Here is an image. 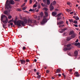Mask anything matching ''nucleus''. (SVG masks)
I'll use <instances>...</instances> for the list:
<instances>
[{"mask_svg": "<svg viewBox=\"0 0 80 80\" xmlns=\"http://www.w3.org/2000/svg\"><path fill=\"white\" fill-rule=\"evenodd\" d=\"M42 1L44 3H46V0H42Z\"/></svg>", "mask_w": 80, "mask_h": 80, "instance_id": "50", "label": "nucleus"}, {"mask_svg": "<svg viewBox=\"0 0 80 80\" xmlns=\"http://www.w3.org/2000/svg\"><path fill=\"white\" fill-rule=\"evenodd\" d=\"M69 21H70V22H72V23H73V20L72 19H69Z\"/></svg>", "mask_w": 80, "mask_h": 80, "instance_id": "25", "label": "nucleus"}, {"mask_svg": "<svg viewBox=\"0 0 80 80\" xmlns=\"http://www.w3.org/2000/svg\"><path fill=\"white\" fill-rule=\"evenodd\" d=\"M12 16L9 15L8 17V18H9V19H10V18H12Z\"/></svg>", "mask_w": 80, "mask_h": 80, "instance_id": "39", "label": "nucleus"}, {"mask_svg": "<svg viewBox=\"0 0 80 80\" xmlns=\"http://www.w3.org/2000/svg\"><path fill=\"white\" fill-rule=\"evenodd\" d=\"M67 30V28H65L61 30V31H62V32H60L61 33H62V32H64V31H65V30Z\"/></svg>", "mask_w": 80, "mask_h": 80, "instance_id": "15", "label": "nucleus"}, {"mask_svg": "<svg viewBox=\"0 0 80 80\" xmlns=\"http://www.w3.org/2000/svg\"><path fill=\"white\" fill-rule=\"evenodd\" d=\"M47 22V18H46V16H44L42 22H41V24L42 25H43V24L46 23Z\"/></svg>", "mask_w": 80, "mask_h": 80, "instance_id": "4", "label": "nucleus"}, {"mask_svg": "<svg viewBox=\"0 0 80 80\" xmlns=\"http://www.w3.org/2000/svg\"><path fill=\"white\" fill-rule=\"evenodd\" d=\"M25 12H26V13H30V12L27 11H26Z\"/></svg>", "mask_w": 80, "mask_h": 80, "instance_id": "60", "label": "nucleus"}, {"mask_svg": "<svg viewBox=\"0 0 80 80\" xmlns=\"http://www.w3.org/2000/svg\"><path fill=\"white\" fill-rule=\"evenodd\" d=\"M56 3H57V2H56V1H54L52 2V5H55L56 4Z\"/></svg>", "mask_w": 80, "mask_h": 80, "instance_id": "21", "label": "nucleus"}, {"mask_svg": "<svg viewBox=\"0 0 80 80\" xmlns=\"http://www.w3.org/2000/svg\"><path fill=\"white\" fill-rule=\"evenodd\" d=\"M44 10H45V11H47V10H48V9L46 8H44Z\"/></svg>", "mask_w": 80, "mask_h": 80, "instance_id": "42", "label": "nucleus"}, {"mask_svg": "<svg viewBox=\"0 0 80 80\" xmlns=\"http://www.w3.org/2000/svg\"><path fill=\"white\" fill-rule=\"evenodd\" d=\"M73 23H74L77 24V23H78V22H77V21L76 20L74 21V22H73Z\"/></svg>", "mask_w": 80, "mask_h": 80, "instance_id": "37", "label": "nucleus"}, {"mask_svg": "<svg viewBox=\"0 0 80 80\" xmlns=\"http://www.w3.org/2000/svg\"><path fill=\"white\" fill-rule=\"evenodd\" d=\"M52 5V3H51L50 5V10L51 11H52V10H53V9H54V7Z\"/></svg>", "mask_w": 80, "mask_h": 80, "instance_id": "7", "label": "nucleus"}, {"mask_svg": "<svg viewBox=\"0 0 80 80\" xmlns=\"http://www.w3.org/2000/svg\"><path fill=\"white\" fill-rule=\"evenodd\" d=\"M71 37L72 38H74L75 37V34H74L73 35H72V36H71Z\"/></svg>", "mask_w": 80, "mask_h": 80, "instance_id": "26", "label": "nucleus"}, {"mask_svg": "<svg viewBox=\"0 0 80 80\" xmlns=\"http://www.w3.org/2000/svg\"><path fill=\"white\" fill-rule=\"evenodd\" d=\"M62 15V13H60L58 14L57 16L56 17H60V15Z\"/></svg>", "mask_w": 80, "mask_h": 80, "instance_id": "31", "label": "nucleus"}, {"mask_svg": "<svg viewBox=\"0 0 80 80\" xmlns=\"http://www.w3.org/2000/svg\"><path fill=\"white\" fill-rule=\"evenodd\" d=\"M13 19L9 21L8 22V23H10V22H13Z\"/></svg>", "mask_w": 80, "mask_h": 80, "instance_id": "30", "label": "nucleus"}, {"mask_svg": "<svg viewBox=\"0 0 80 80\" xmlns=\"http://www.w3.org/2000/svg\"><path fill=\"white\" fill-rule=\"evenodd\" d=\"M2 26L3 28H5V25L4 24H2Z\"/></svg>", "mask_w": 80, "mask_h": 80, "instance_id": "49", "label": "nucleus"}, {"mask_svg": "<svg viewBox=\"0 0 80 80\" xmlns=\"http://www.w3.org/2000/svg\"><path fill=\"white\" fill-rule=\"evenodd\" d=\"M57 73H59V72H60V70L59 69H57Z\"/></svg>", "mask_w": 80, "mask_h": 80, "instance_id": "36", "label": "nucleus"}, {"mask_svg": "<svg viewBox=\"0 0 80 80\" xmlns=\"http://www.w3.org/2000/svg\"><path fill=\"white\" fill-rule=\"evenodd\" d=\"M37 78L38 79H40L41 78V76L40 75H38L37 77Z\"/></svg>", "mask_w": 80, "mask_h": 80, "instance_id": "29", "label": "nucleus"}, {"mask_svg": "<svg viewBox=\"0 0 80 80\" xmlns=\"http://www.w3.org/2000/svg\"><path fill=\"white\" fill-rule=\"evenodd\" d=\"M37 6H38V3L37 2H36L35 4L33 5V7L35 8V7H37Z\"/></svg>", "mask_w": 80, "mask_h": 80, "instance_id": "12", "label": "nucleus"}, {"mask_svg": "<svg viewBox=\"0 0 80 80\" xmlns=\"http://www.w3.org/2000/svg\"><path fill=\"white\" fill-rule=\"evenodd\" d=\"M32 23L33 22L34 23H37V21H36V20H33V21L32 20Z\"/></svg>", "mask_w": 80, "mask_h": 80, "instance_id": "33", "label": "nucleus"}, {"mask_svg": "<svg viewBox=\"0 0 80 80\" xmlns=\"http://www.w3.org/2000/svg\"><path fill=\"white\" fill-rule=\"evenodd\" d=\"M8 20L7 17H6V18L4 21H3V23L5 24L7 23H8Z\"/></svg>", "mask_w": 80, "mask_h": 80, "instance_id": "8", "label": "nucleus"}, {"mask_svg": "<svg viewBox=\"0 0 80 80\" xmlns=\"http://www.w3.org/2000/svg\"><path fill=\"white\" fill-rule=\"evenodd\" d=\"M26 8H27L26 7H23L22 9V10H25Z\"/></svg>", "mask_w": 80, "mask_h": 80, "instance_id": "43", "label": "nucleus"}, {"mask_svg": "<svg viewBox=\"0 0 80 80\" xmlns=\"http://www.w3.org/2000/svg\"><path fill=\"white\" fill-rule=\"evenodd\" d=\"M49 72H50V71H49V70H47L46 71V73H49Z\"/></svg>", "mask_w": 80, "mask_h": 80, "instance_id": "47", "label": "nucleus"}, {"mask_svg": "<svg viewBox=\"0 0 80 80\" xmlns=\"http://www.w3.org/2000/svg\"><path fill=\"white\" fill-rule=\"evenodd\" d=\"M78 42V39H77V40L75 42L76 43H77Z\"/></svg>", "mask_w": 80, "mask_h": 80, "instance_id": "59", "label": "nucleus"}, {"mask_svg": "<svg viewBox=\"0 0 80 80\" xmlns=\"http://www.w3.org/2000/svg\"><path fill=\"white\" fill-rule=\"evenodd\" d=\"M73 33H74V31H71L70 32L69 35H72V34H73Z\"/></svg>", "mask_w": 80, "mask_h": 80, "instance_id": "23", "label": "nucleus"}, {"mask_svg": "<svg viewBox=\"0 0 80 80\" xmlns=\"http://www.w3.org/2000/svg\"><path fill=\"white\" fill-rule=\"evenodd\" d=\"M70 40H71V38H70V37L68 38L67 39V41H69Z\"/></svg>", "mask_w": 80, "mask_h": 80, "instance_id": "27", "label": "nucleus"}, {"mask_svg": "<svg viewBox=\"0 0 80 80\" xmlns=\"http://www.w3.org/2000/svg\"><path fill=\"white\" fill-rule=\"evenodd\" d=\"M47 2V4L49 5L50 4V0H46Z\"/></svg>", "mask_w": 80, "mask_h": 80, "instance_id": "16", "label": "nucleus"}, {"mask_svg": "<svg viewBox=\"0 0 80 80\" xmlns=\"http://www.w3.org/2000/svg\"><path fill=\"white\" fill-rule=\"evenodd\" d=\"M68 5H70V2H68L67 3Z\"/></svg>", "mask_w": 80, "mask_h": 80, "instance_id": "64", "label": "nucleus"}, {"mask_svg": "<svg viewBox=\"0 0 80 80\" xmlns=\"http://www.w3.org/2000/svg\"><path fill=\"white\" fill-rule=\"evenodd\" d=\"M41 8L40 4H38V9H39V8Z\"/></svg>", "mask_w": 80, "mask_h": 80, "instance_id": "32", "label": "nucleus"}, {"mask_svg": "<svg viewBox=\"0 0 80 80\" xmlns=\"http://www.w3.org/2000/svg\"><path fill=\"white\" fill-rule=\"evenodd\" d=\"M69 72H72V69H69Z\"/></svg>", "mask_w": 80, "mask_h": 80, "instance_id": "54", "label": "nucleus"}, {"mask_svg": "<svg viewBox=\"0 0 80 80\" xmlns=\"http://www.w3.org/2000/svg\"><path fill=\"white\" fill-rule=\"evenodd\" d=\"M7 16H5V15H2L1 17V21H2L3 20V18H7Z\"/></svg>", "mask_w": 80, "mask_h": 80, "instance_id": "10", "label": "nucleus"}, {"mask_svg": "<svg viewBox=\"0 0 80 80\" xmlns=\"http://www.w3.org/2000/svg\"><path fill=\"white\" fill-rule=\"evenodd\" d=\"M64 23V22H63V21H60L58 22V21L57 22V24L58 25H62V24H63Z\"/></svg>", "mask_w": 80, "mask_h": 80, "instance_id": "6", "label": "nucleus"}, {"mask_svg": "<svg viewBox=\"0 0 80 80\" xmlns=\"http://www.w3.org/2000/svg\"><path fill=\"white\" fill-rule=\"evenodd\" d=\"M69 49H71V48H65L63 49V50L64 51H66V50H69Z\"/></svg>", "mask_w": 80, "mask_h": 80, "instance_id": "17", "label": "nucleus"}, {"mask_svg": "<svg viewBox=\"0 0 80 80\" xmlns=\"http://www.w3.org/2000/svg\"><path fill=\"white\" fill-rule=\"evenodd\" d=\"M74 54L75 56H77V55H78V51H75L74 52Z\"/></svg>", "mask_w": 80, "mask_h": 80, "instance_id": "18", "label": "nucleus"}, {"mask_svg": "<svg viewBox=\"0 0 80 80\" xmlns=\"http://www.w3.org/2000/svg\"><path fill=\"white\" fill-rule=\"evenodd\" d=\"M22 19L24 20V22H25L26 23H27L28 22L29 24L32 23V22H33V20L30 18H25V17H23L22 18L21 17V19L22 20Z\"/></svg>", "mask_w": 80, "mask_h": 80, "instance_id": "1", "label": "nucleus"}, {"mask_svg": "<svg viewBox=\"0 0 80 80\" xmlns=\"http://www.w3.org/2000/svg\"><path fill=\"white\" fill-rule=\"evenodd\" d=\"M41 5L42 6V7H44V6H45V5H44V4L43 3H41Z\"/></svg>", "mask_w": 80, "mask_h": 80, "instance_id": "45", "label": "nucleus"}, {"mask_svg": "<svg viewBox=\"0 0 80 80\" xmlns=\"http://www.w3.org/2000/svg\"><path fill=\"white\" fill-rule=\"evenodd\" d=\"M5 9L7 8L8 10V12L10 11V10H8L9 8H11L12 7L10 6V4L8 3V0H7L6 2V4H5Z\"/></svg>", "mask_w": 80, "mask_h": 80, "instance_id": "3", "label": "nucleus"}, {"mask_svg": "<svg viewBox=\"0 0 80 80\" xmlns=\"http://www.w3.org/2000/svg\"><path fill=\"white\" fill-rule=\"evenodd\" d=\"M62 27V25H60L59 26V28H60V27Z\"/></svg>", "mask_w": 80, "mask_h": 80, "instance_id": "61", "label": "nucleus"}, {"mask_svg": "<svg viewBox=\"0 0 80 80\" xmlns=\"http://www.w3.org/2000/svg\"><path fill=\"white\" fill-rule=\"evenodd\" d=\"M57 20L58 21V20H60L61 19L62 17L61 16H57Z\"/></svg>", "mask_w": 80, "mask_h": 80, "instance_id": "19", "label": "nucleus"}, {"mask_svg": "<svg viewBox=\"0 0 80 80\" xmlns=\"http://www.w3.org/2000/svg\"><path fill=\"white\" fill-rule=\"evenodd\" d=\"M37 75H39V74H40V72H37Z\"/></svg>", "mask_w": 80, "mask_h": 80, "instance_id": "48", "label": "nucleus"}, {"mask_svg": "<svg viewBox=\"0 0 80 80\" xmlns=\"http://www.w3.org/2000/svg\"><path fill=\"white\" fill-rule=\"evenodd\" d=\"M16 10L17 11H19V12H20V11H21V9H20V8H18L16 9Z\"/></svg>", "mask_w": 80, "mask_h": 80, "instance_id": "34", "label": "nucleus"}, {"mask_svg": "<svg viewBox=\"0 0 80 80\" xmlns=\"http://www.w3.org/2000/svg\"><path fill=\"white\" fill-rule=\"evenodd\" d=\"M74 26H75V27H78V25L77 24H74Z\"/></svg>", "mask_w": 80, "mask_h": 80, "instance_id": "46", "label": "nucleus"}, {"mask_svg": "<svg viewBox=\"0 0 80 80\" xmlns=\"http://www.w3.org/2000/svg\"><path fill=\"white\" fill-rule=\"evenodd\" d=\"M66 46L68 48H71L69 49V50H71V49H72V44H69L67 45Z\"/></svg>", "mask_w": 80, "mask_h": 80, "instance_id": "5", "label": "nucleus"}, {"mask_svg": "<svg viewBox=\"0 0 80 80\" xmlns=\"http://www.w3.org/2000/svg\"><path fill=\"white\" fill-rule=\"evenodd\" d=\"M4 13L5 15H7V14H8V11H4Z\"/></svg>", "mask_w": 80, "mask_h": 80, "instance_id": "24", "label": "nucleus"}, {"mask_svg": "<svg viewBox=\"0 0 80 80\" xmlns=\"http://www.w3.org/2000/svg\"><path fill=\"white\" fill-rule=\"evenodd\" d=\"M75 73H76V75H77V74H78V72H75Z\"/></svg>", "mask_w": 80, "mask_h": 80, "instance_id": "57", "label": "nucleus"}, {"mask_svg": "<svg viewBox=\"0 0 80 80\" xmlns=\"http://www.w3.org/2000/svg\"><path fill=\"white\" fill-rule=\"evenodd\" d=\"M80 44V42H78V43H75L74 44V45L75 46H77L78 47V45Z\"/></svg>", "mask_w": 80, "mask_h": 80, "instance_id": "22", "label": "nucleus"}, {"mask_svg": "<svg viewBox=\"0 0 80 80\" xmlns=\"http://www.w3.org/2000/svg\"><path fill=\"white\" fill-rule=\"evenodd\" d=\"M75 76H76V77H79L80 76V74H78L76 75Z\"/></svg>", "mask_w": 80, "mask_h": 80, "instance_id": "38", "label": "nucleus"}, {"mask_svg": "<svg viewBox=\"0 0 80 80\" xmlns=\"http://www.w3.org/2000/svg\"><path fill=\"white\" fill-rule=\"evenodd\" d=\"M29 60L27 59L26 60V62H29Z\"/></svg>", "mask_w": 80, "mask_h": 80, "instance_id": "52", "label": "nucleus"}, {"mask_svg": "<svg viewBox=\"0 0 80 80\" xmlns=\"http://www.w3.org/2000/svg\"><path fill=\"white\" fill-rule=\"evenodd\" d=\"M20 61L21 62V64H25L26 62L25 60H23V59L20 60Z\"/></svg>", "mask_w": 80, "mask_h": 80, "instance_id": "9", "label": "nucleus"}, {"mask_svg": "<svg viewBox=\"0 0 80 80\" xmlns=\"http://www.w3.org/2000/svg\"><path fill=\"white\" fill-rule=\"evenodd\" d=\"M14 23L15 25H18V26L19 27H21V25L22 26H23V27L25 26L24 22L22 20H18V21L17 22L15 21Z\"/></svg>", "mask_w": 80, "mask_h": 80, "instance_id": "2", "label": "nucleus"}, {"mask_svg": "<svg viewBox=\"0 0 80 80\" xmlns=\"http://www.w3.org/2000/svg\"><path fill=\"white\" fill-rule=\"evenodd\" d=\"M73 12H72L70 13V14H73Z\"/></svg>", "mask_w": 80, "mask_h": 80, "instance_id": "63", "label": "nucleus"}, {"mask_svg": "<svg viewBox=\"0 0 80 80\" xmlns=\"http://www.w3.org/2000/svg\"><path fill=\"white\" fill-rule=\"evenodd\" d=\"M66 10L67 12H68L69 13L70 12H71V10H70L68 9H66Z\"/></svg>", "mask_w": 80, "mask_h": 80, "instance_id": "28", "label": "nucleus"}, {"mask_svg": "<svg viewBox=\"0 0 80 80\" xmlns=\"http://www.w3.org/2000/svg\"><path fill=\"white\" fill-rule=\"evenodd\" d=\"M44 14L46 17H48V12H44Z\"/></svg>", "mask_w": 80, "mask_h": 80, "instance_id": "20", "label": "nucleus"}, {"mask_svg": "<svg viewBox=\"0 0 80 80\" xmlns=\"http://www.w3.org/2000/svg\"><path fill=\"white\" fill-rule=\"evenodd\" d=\"M9 3L11 5H14L15 4V2L12 0H11L9 1Z\"/></svg>", "mask_w": 80, "mask_h": 80, "instance_id": "11", "label": "nucleus"}, {"mask_svg": "<svg viewBox=\"0 0 80 80\" xmlns=\"http://www.w3.org/2000/svg\"><path fill=\"white\" fill-rule=\"evenodd\" d=\"M73 18H75L76 20H79V18L77 16H73Z\"/></svg>", "mask_w": 80, "mask_h": 80, "instance_id": "13", "label": "nucleus"}, {"mask_svg": "<svg viewBox=\"0 0 80 80\" xmlns=\"http://www.w3.org/2000/svg\"><path fill=\"white\" fill-rule=\"evenodd\" d=\"M25 48H25V46L23 47L22 48L23 50H25Z\"/></svg>", "mask_w": 80, "mask_h": 80, "instance_id": "55", "label": "nucleus"}, {"mask_svg": "<svg viewBox=\"0 0 80 80\" xmlns=\"http://www.w3.org/2000/svg\"><path fill=\"white\" fill-rule=\"evenodd\" d=\"M40 15L41 16H43V13L41 12L40 13Z\"/></svg>", "mask_w": 80, "mask_h": 80, "instance_id": "44", "label": "nucleus"}, {"mask_svg": "<svg viewBox=\"0 0 80 80\" xmlns=\"http://www.w3.org/2000/svg\"><path fill=\"white\" fill-rule=\"evenodd\" d=\"M40 17H38V20H40Z\"/></svg>", "mask_w": 80, "mask_h": 80, "instance_id": "58", "label": "nucleus"}, {"mask_svg": "<svg viewBox=\"0 0 80 80\" xmlns=\"http://www.w3.org/2000/svg\"><path fill=\"white\" fill-rule=\"evenodd\" d=\"M37 9V8H35L33 9V12H35L36 11V10Z\"/></svg>", "mask_w": 80, "mask_h": 80, "instance_id": "35", "label": "nucleus"}, {"mask_svg": "<svg viewBox=\"0 0 80 80\" xmlns=\"http://www.w3.org/2000/svg\"><path fill=\"white\" fill-rule=\"evenodd\" d=\"M52 15L53 16H56L57 15L56 12H52Z\"/></svg>", "mask_w": 80, "mask_h": 80, "instance_id": "14", "label": "nucleus"}, {"mask_svg": "<svg viewBox=\"0 0 80 80\" xmlns=\"http://www.w3.org/2000/svg\"><path fill=\"white\" fill-rule=\"evenodd\" d=\"M29 12H33V10L32 9H30V10H29Z\"/></svg>", "mask_w": 80, "mask_h": 80, "instance_id": "41", "label": "nucleus"}, {"mask_svg": "<svg viewBox=\"0 0 80 80\" xmlns=\"http://www.w3.org/2000/svg\"><path fill=\"white\" fill-rule=\"evenodd\" d=\"M78 48H80V43H79V44L78 45Z\"/></svg>", "mask_w": 80, "mask_h": 80, "instance_id": "56", "label": "nucleus"}, {"mask_svg": "<svg viewBox=\"0 0 80 80\" xmlns=\"http://www.w3.org/2000/svg\"><path fill=\"white\" fill-rule=\"evenodd\" d=\"M32 3V0H30V4H31Z\"/></svg>", "mask_w": 80, "mask_h": 80, "instance_id": "53", "label": "nucleus"}, {"mask_svg": "<svg viewBox=\"0 0 80 80\" xmlns=\"http://www.w3.org/2000/svg\"><path fill=\"white\" fill-rule=\"evenodd\" d=\"M34 18H37V15H34Z\"/></svg>", "mask_w": 80, "mask_h": 80, "instance_id": "40", "label": "nucleus"}, {"mask_svg": "<svg viewBox=\"0 0 80 80\" xmlns=\"http://www.w3.org/2000/svg\"><path fill=\"white\" fill-rule=\"evenodd\" d=\"M66 23H67V25H68V21H66Z\"/></svg>", "mask_w": 80, "mask_h": 80, "instance_id": "62", "label": "nucleus"}, {"mask_svg": "<svg viewBox=\"0 0 80 80\" xmlns=\"http://www.w3.org/2000/svg\"><path fill=\"white\" fill-rule=\"evenodd\" d=\"M10 25H11V26H12V25H13V23L10 22Z\"/></svg>", "mask_w": 80, "mask_h": 80, "instance_id": "51", "label": "nucleus"}]
</instances>
